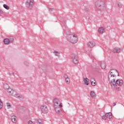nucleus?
<instances>
[{
	"label": "nucleus",
	"instance_id": "1",
	"mask_svg": "<svg viewBox=\"0 0 124 124\" xmlns=\"http://www.w3.org/2000/svg\"><path fill=\"white\" fill-rule=\"evenodd\" d=\"M95 6L99 10H104L106 8L105 0H97L95 2Z\"/></svg>",
	"mask_w": 124,
	"mask_h": 124
},
{
	"label": "nucleus",
	"instance_id": "2",
	"mask_svg": "<svg viewBox=\"0 0 124 124\" xmlns=\"http://www.w3.org/2000/svg\"><path fill=\"white\" fill-rule=\"evenodd\" d=\"M8 92L10 95L14 96L16 98H17V99H19V100H21L22 101V100L24 99V97H23L22 95L19 94L17 92L11 89H9Z\"/></svg>",
	"mask_w": 124,
	"mask_h": 124
},
{
	"label": "nucleus",
	"instance_id": "3",
	"mask_svg": "<svg viewBox=\"0 0 124 124\" xmlns=\"http://www.w3.org/2000/svg\"><path fill=\"white\" fill-rule=\"evenodd\" d=\"M67 39L69 42L74 44L77 43V41H78V37L76 34H70L67 36Z\"/></svg>",
	"mask_w": 124,
	"mask_h": 124
},
{
	"label": "nucleus",
	"instance_id": "4",
	"mask_svg": "<svg viewBox=\"0 0 124 124\" xmlns=\"http://www.w3.org/2000/svg\"><path fill=\"white\" fill-rule=\"evenodd\" d=\"M115 78L116 76L108 75V81H109L110 84L112 88H116V81H115Z\"/></svg>",
	"mask_w": 124,
	"mask_h": 124
},
{
	"label": "nucleus",
	"instance_id": "5",
	"mask_svg": "<svg viewBox=\"0 0 124 124\" xmlns=\"http://www.w3.org/2000/svg\"><path fill=\"white\" fill-rule=\"evenodd\" d=\"M40 109L41 110V112H42L43 114H47V113H48V107L45 105H42L40 106Z\"/></svg>",
	"mask_w": 124,
	"mask_h": 124
},
{
	"label": "nucleus",
	"instance_id": "6",
	"mask_svg": "<svg viewBox=\"0 0 124 124\" xmlns=\"http://www.w3.org/2000/svg\"><path fill=\"white\" fill-rule=\"evenodd\" d=\"M26 7L30 8V9L32 8L33 5H34V2L33 0H27L26 2Z\"/></svg>",
	"mask_w": 124,
	"mask_h": 124
},
{
	"label": "nucleus",
	"instance_id": "7",
	"mask_svg": "<svg viewBox=\"0 0 124 124\" xmlns=\"http://www.w3.org/2000/svg\"><path fill=\"white\" fill-rule=\"evenodd\" d=\"M54 107H62V103L60 102V100L57 98H54L53 100Z\"/></svg>",
	"mask_w": 124,
	"mask_h": 124
},
{
	"label": "nucleus",
	"instance_id": "8",
	"mask_svg": "<svg viewBox=\"0 0 124 124\" xmlns=\"http://www.w3.org/2000/svg\"><path fill=\"white\" fill-rule=\"evenodd\" d=\"M117 74H118V76H119V72L118 71L115 69H112L110 70L108 75H111V76H117Z\"/></svg>",
	"mask_w": 124,
	"mask_h": 124
},
{
	"label": "nucleus",
	"instance_id": "9",
	"mask_svg": "<svg viewBox=\"0 0 124 124\" xmlns=\"http://www.w3.org/2000/svg\"><path fill=\"white\" fill-rule=\"evenodd\" d=\"M112 117V113L108 112L106 113L105 115L102 116V118L103 120H107V119H111Z\"/></svg>",
	"mask_w": 124,
	"mask_h": 124
},
{
	"label": "nucleus",
	"instance_id": "10",
	"mask_svg": "<svg viewBox=\"0 0 124 124\" xmlns=\"http://www.w3.org/2000/svg\"><path fill=\"white\" fill-rule=\"evenodd\" d=\"M72 59H73L74 63H75V64H77V63H78V59L77 55L75 54H72Z\"/></svg>",
	"mask_w": 124,
	"mask_h": 124
},
{
	"label": "nucleus",
	"instance_id": "11",
	"mask_svg": "<svg viewBox=\"0 0 124 124\" xmlns=\"http://www.w3.org/2000/svg\"><path fill=\"white\" fill-rule=\"evenodd\" d=\"M16 110L19 111V112H25L26 111V108L23 106H16Z\"/></svg>",
	"mask_w": 124,
	"mask_h": 124
},
{
	"label": "nucleus",
	"instance_id": "12",
	"mask_svg": "<svg viewBox=\"0 0 124 124\" xmlns=\"http://www.w3.org/2000/svg\"><path fill=\"white\" fill-rule=\"evenodd\" d=\"M54 110L57 113V114H61L62 110V107H54Z\"/></svg>",
	"mask_w": 124,
	"mask_h": 124
},
{
	"label": "nucleus",
	"instance_id": "13",
	"mask_svg": "<svg viewBox=\"0 0 124 124\" xmlns=\"http://www.w3.org/2000/svg\"><path fill=\"white\" fill-rule=\"evenodd\" d=\"M89 48H93L95 46V43L93 41H90L87 44Z\"/></svg>",
	"mask_w": 124,
	"mask_h": 124
},
{
	"label": "nucleus",
	"instance_id": "14",
	"mask_svg": "<svg viewBox=\"0 0 124 124\" xmlns=\"http://www.w3.org/2000/svg\"><path fill=\"white\" fill-rule=\"evenodd\" d=\"M116 85H118V86H122L123 85V80L122 79H117L115 82V88Z\"/></svg>",
	"mask_w": 124,
	"mask_h": 124
},
{
	"label": "nucleus",
	"instance_id": "15",
	"mask_svg": "<svg viewBox=\"0 0 124 124\" xmlns=\"http://www.w3.org/2000/svg\"><path fill=\"white\" fill-rule=\"evenodd\" d=\"M122 51V49L119 47H115L113 50V53H120Z\"/></svg>",
	"mask_w": 124,
	"mask_h": 124
},
{
	"label": "nucleus",
	"instance_id": "16",
	"mask_svg": "<svg viewBox=\"0 0 124 124\" xmlns=\"http://www.w3.org/2000/svg\"><path fill=\"white\" fill-rule=\"evenodd\" d=\"M101 68L102 69H105L106 68V64H105V62H101Z\"/></svg>",
	"mask_w": 124,
	"mask_h": 124
},
{
	"label": "nucleus",
	"instance_id": "17",
	"mask_svg": "<svg viewBox=\"0 0 124 124\" xmlns=\"http://www.w3.org/2000/svg\"><path fill=\"white\" fill-rule=\"evenodd\" d=\"M33 124H42V119L36 120L34 122Z\"/></svg>",
	"mask_w": 124,
	"mask_h": 124
},
{
	"label": "nucleus",
	"instance_id": "18",
	"mask_svg": "<svg viewBox=\"0 0 124 124\" xmlns=\"http://www.w3.org/2000/svg\"><path fill=\"white\" fill-rule=\"evenodd\" d=\"M83 81L85 85H87V86H89V84H90V80H89V79H88V78H84Z\"/></svg>",
	"mask_w": 124,
	"mask_h": 124
},
{
	"label": "nucleus",
	"instance_id": "19",
	"mask_svg": "<svg viewBox=\"0 0 124 124\" xmlns=\"http://www.w3.org/2000/svg\"><path fill=\"white\" fill-rule=\"evenodd\" d=\"M12 122L13 123H16L17 119L16 116L15 115H12Z\"/></svg>",
	"mask_w": 124,
	"mask_h": 124
},
{
	"label": "nucleus",
	"instance_id": "20",
	"mask_svg": "<svg viewBox=\"0 0 124 124\" xmlns=\"http://www.w3.org/2000/svg\"><path fill=\"white\" fill-rule=\"evenodd\" d=\"M4 43L6 45H8L10 44V42H9V39L8 38H6L4 39Z\"/></svg>",
	"mask_w": 124,
	"mask_h": 124
},
{
	"label": "nucleus",
	"instance_id": "21",
	"mask_svg": "<svg viewBox=\"0 0 124 124\" xmlns=\"http://www.w3.org/2000/svg\"><path fill=\"white\" fill-rule=\"evenodd\" d=\"M91 85L92 86H95L96 83H95V80L94 78L91 79Z\"/></svg>",
	"mask_w": 124,
	"mask_h": 124
},
{
	"label": "nucleus",
	"instance_id": "22",
	"mask_svg": "<svg viewBox=\"0 0 124 124\" xmlns=\"http://www.w3.org/2000/svg\"><path fill=\"white\" fill-rule=\"evenodd\" d=\"M90 95L92 98H95V93L93 91H91Z\"/></svg>",
	"mask_w": 124,
	"mask_h": 124
},
{
	"label": "nucleus",
	"instance_id": "23",
	"mask_svg": "<svg viewBox=\"0 0 124 124\" xmlns=\"http://www.w3.org/2000/svg\"><path fill=\"white\" fill-rule=\"evenodd\" d=\"M98 32H99V33H101V34H102V33L104 32V28H103V27H101L99 28Z\"/></svg>",
	"mask_w": 124,
	"mask_h": 124
},
{
	"label": "nucleus",
	"instance_id": "24",
	"mask_svg": "<svg viewBox=\"0 0 124 124\" xmlns=\"http://www.w3.org/2000/svg\"><path fill=\"white\" fill-rule=\"evenodd\" d=\"M65 80L67 85H69V84H70V78H65Z\"/></svg>",
	"mask_w": 124,
	"mask_h": 124
},
{
	"label": "nucleus",
	"instance_id": "25",
	"mask_svg": "<svg viewBox=\"0 0 124 124\" xmlns=\"http://www.w3.org/2000/svg\"><path fill=\"white\" fill-rule=\"evenodd\" d=\"M4 90H8H8L10 89L9 85H8V84H5L4 85Z\"/></svg>",
	"mask_w": 124,
	"mask_h": 124
},
{
	"label": "nucleus",
	"instance_id": "26",
	"mask_svg": "<svg viewBox=\"0 0 124 124\" xmlns=\"http://www.w3.org/2000/svg\"><path fill=\"white\" fill-rule=\"evenodd\" d=\"M3 6L4 8H5V9H7V10H9L10 8H9V6H8V5L4 4H3Z\"/></svg>",
	"mask_w": 124,
	"mask_h": 124
},
{
	"label": "nucleus",
	"instance_id": "27",
	"mask_svg": "<svg viewBox=\"0 0 124 124\" xmlns=\"http://www.w3.org/2000/svg\"><path fill=\"white\" fill-rule=\"evenodd\" d=\"M84 11H85V12H86L87 13H88V12H89V11H90V9H89V8H88V7H85L84 8Z\"/></svg>",
	"mask_w": 124,
	"mask_h": 124
},
{
	"label": "nucleus",
	"instance_id": "28",
	"mask_svg": "<svg viewBox=\"0 0 124 124\" xmlns=\"http://www.w3.org/2000/svg\"><path fill=\"white\" fill-rule=\"evenodd\" d=\"M10 43H13V41H14V39L13 38H10L9 39Z\"/></svg>",
	"mask_w": 124,
	"mask_h": 124
},
{
	"label": "nucleus",
	"instance_id": "29",
	"mask_svg": "<svg viewBox=\"0 0 124 124\" xmlns=\"http://www.w3.org/2000/svg\"><path fill=\"white\" fill-rule=\"evenodd\" d=\"M3 104L2 103V102L0 101V109H1V108L3 107Z\"/></svg>",
	"mask_w": 124,
	"mask_h": 124
},
{
	"label": "nucleus",
	"instance_id": "30",
	"mask_svg": "<svg viewBox=\"0 0 124 124\" xmlns=\"http://www.w3.org/2000/svg\"><path fill=\"white\" fill-rule=\"evenodd\" d=\"M7 106L8 107V109H10V108H11V105H10V103H7Z\"/></svg>",
	"mask_w": 124,
	"mask_h": 124
},
{
	"label": "nucleus",
	"instance_id": "31",
	"mask_svg": "<svg viewBox=\"0 0 124 124\" xmlns=\"http://www.w3.org/2000/svg\"><path fill=\"white\" fill-rule=\"evenodd\" d=\"M54 54H55V56H59V52L56 51H54L53 52Z\"/></svg>",
	"mask_w": 124,
	"mask_h": 124
},
{
	"label": "nucleus",
	"instance_id": "32",
	"mask_svg": "<svg viewBox=\"0 0 124 124\" xmlns=\"http://www.w3.org/2000/svg\"><path fill=\"white\" fill-rule=\"evenodd\" d=\"M24 64L26 65V66H29V64H30V63L28 62L27 61L24 62Z\"/></svg>",
	"mask_w": 124,
	"mask_h": 124
},
{
	"label": "nucleus",
	"instance_id": "33",
	"mask_svg": "<svg viewBox=\"0 0 124 124\" xmlns=\"http://www.w3.org/2000/svg\"><path fill=\"white\" fill-rule=\"evenodd\" d=\"M118 7L120 8L122 7V6H123V5H122V3H118Z\"/></svg>",
	"mask_w": 124,
	"mask_h": 124
},
{
	"label": "nucleus",
	"instance_id": "34",
	"mask_svg": "<svg viewBox=\"0 0 124 124\" xmlns=\"http://www.w3.org/2000/svg\"><path fill=\"white\" fill-rule=\"evenodd\" d=\"M64 78L65 79H66V78H69L68 77V76H67V75H64Z\"/></svg>",
	"mask_w": 124,
	"mask_h": 124
},
{
	"label": "nucleus",
	"instance_id": "35",
	"mask_svg": "<svg viewBox=\"0 0 124 124\" xmlns=\"http://www.w3.org/2000/svg\"><path fill=\"white\" fill-rule=\"evenodd\" d=\"M28 124H33V123H32V121L30 120L28 121Z\"/></svg>",
	"mask_w": 124,
	"mask_h": 124
},
{
	"label": "nucleus",
	"instance_id": "36",
	"mask_svg": "<svg viewBox=\"0 0 124 124\" xmlns=\"http://www.w3.org/2000/svg\"><path fill=\"white\" fill-rule=\"evenodd\" d=\"M3 14V11H2L1 9H0V14Z\"/></svg>",
	"mask_w": 124,
	"mask_h": 124
},
{
	"label": "nucleus",
	"instance_id": "37",
	"mask_svg": "<svg viewBox=\"0 0 124 124\" xmlns=\"http://www.w3.org/2000/svg\"><path fill=\"white\" fill-rule=\"evenodd\" d=\"M90 56L91 58H92V59H94V56L92 55H91Z\"/></svg>",
	"mask_w": 124,
	"mask_h": 124
},
{
	"label": "nucleus",
	"instance_id": "38",
	"mask_svg": "<svg viewBox=\"0 0 124 124\" xmlns=\"http://www.w3.org/2000/svg\"><path fill=\"white\" fill-rule=\"evenodd\" d=\"M49 11H53V8H50L49 9Z\"/></svg>",
	"mask_w": 124,
	"mask_h": 124
},
{
	"label": "nucleus",
	"instance_id": "39",
	"mask_svg": "<svg viewBox=\"0 0 124 124\" xmlns=\"http://www.w3.org/2000/svg\"><path fill=\"white\" fill-rule=\"evenodd\" d=\"M113 106H116V104L115 103H113L112 104Z\"/></svg>",
	"mask_w": 124,
	"mask_h": 124
},
{
	"label": "nucleus",
	"instance_id": "40",
	"mask_svg": "<svg viewBox=\"0 0 124 124\" xmlns=\"http://www.w3.org/2000/svg\"><path fill=\"white\" fill-rule=\"evenodd\" d=\"M116 90H117L118 91H120V88H118V89L116 88Z\"/></svg>",
	"mask_w": 124,
	"mask_h": 124
},
{
	"label": "nucleus",
	"instance_id": "41",
	"mask_svg": "<svg viewBox=\"0 0 124 124\" xmlns=\"http://www.w3.org/2000/svg\"><path fill=\"white\" fill-rule=\"evenodd\" d=\"M13 74H14V73H13Z\"/></svg>",
	"mask_w": 124,
	"mask_h": 124
}]
</instances>
